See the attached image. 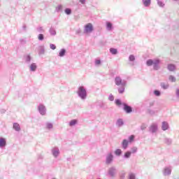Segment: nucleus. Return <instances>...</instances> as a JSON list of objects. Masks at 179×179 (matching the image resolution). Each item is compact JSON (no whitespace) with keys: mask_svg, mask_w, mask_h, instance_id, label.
<instances>
[{"mask_svg":"<svg viewBox=\"0 0 179 179\" xmlns=\"http://www.w3.org/2000/svg\"><path fill=\"white\" fill-rule=\"evenodd\" d=\"M154 94L157 97H159V96H162V92L158 90H154Z\"/></svg>","mask_w":179,"mask_h":179,"instance_id":"obj_35","label":"nucleus"},{"mask_svg":"<svg viewBox=\"0 0 179 179\" xmlns=\"http://www.w3.org/2000/svg\"><path fill=\"white\" fill-rule=\"evenodd\" d=\"M62 6L59 5L57 7H56V12H62Z\"/></svg>","mask_w":179,"mask_h":179,"instance_id":"obj_45","label":"nucleus"},{"mask_svg":"<svg viewBox=\"0 0 179 179\" xmlns=\"http://www.w3.org/2000/svg\"><path fill=\"white\" fill-rule=\"evenodd\" d=\"M20 44H22V45H24V44H26L27 41H26V39H20Z\"/></svg>","mask_w":179,"mask_h":179,"instance_id":"obj_50","label":"nucleus"},{"mask_svg":"<svg viewBox=\"0 0 179 179\" xmlns=\"http://www.w3.org/2000/svg\"><path fill=\"white\" fill-rule=\"evenodd\" d=\"M115 103L116 106H122L123 103L122 101H121V99H115Z\"/></svg>","mask_w":179,"mask_h":179,"instance_id":"obj_40","label":"nucleus"},{"mask_svg":"<svg viewBox=\"0 0 179 179\" xmlns=\"http://www.w3.org/2000/svg\"><path fill=\"white\" fill-rule=\"evenodd\" d=\"M122 106H123L124 111H125V113H127V114H131V113L132 112V106H129L128 104H127L125 103H123Z\"/></svg>","mask_w":179,"mask_h":179,"instance_id":"obj_10","label":"nucleus"},{"mask_svg":"<svg viewBox=\"0 0 179 179\" xmlns=\"http://www.w3.org/2000/svg\"><path fill=\"white\" fill-rule=\"evenodd\" d=\"M118 92L120 94H122V93L125 92V86H122L121 87L118 88Z\"/></svg>","mask_w":179,"mask_h":179,"instance_id":"obj_37","label":"nucleus"},{"mask_svg":"<svg viewBox=\"0 0 179 179\" xmlns=\"http://www.w3.org/2000/svg\"><path fill=\"white\" fill-rule=\"evenodd\" d=\"M51 153L52 156L57 159V157L59 156V153H61V152L59 151V148H58V147H55L51 150Z\"/></svg>","mask_w":179,"mask_h":179,"instance_id":"obj_11","label":"nucleus"},{"mask_svg":"<svg viewBox=\"0 0 179 179\" xmlns=\"http://www.w3.org/2000/svg\"><path fill=\"white\" fill-rule=\"evenodd\" d=\"M168 71L170 72H174V71H176V65L172 64H168Z\"/></svg>","mask_w":179,"mask_h":179,"instance_id":"obj_24","label":"nucleus"},{"mask_svg":"<svg viewBox=\"0 0 179 179\" xmlns=\"http://www.w3.org/2000/svg\"><path fill=\"white\" fill-rule=\"evenodd\" d=\"M13 128L14 130H15L17 132L20 131V124L17 122H14L13 124Z\"/></svg>","mask_w":179,"mask_h":179,"instance_id":"obj_21","label":"nucleus"},{"mask_svg":"<svg viewBox=\"0 0 179 179\" xmlns=\"http://www.w3.org/2000/svg\"><path fill=\"white\" fill-rule=\"evenodd\" d=\"M93 30H94V27H93V24L88 23V24L85 25V27H84L85 34L92 33V31H93Z\"/></svg>","mask_w":179,"mask_h":179,"instance_id":"obj_5","label":"nucleus"},{"mask_svg":"<svg viewBox=\"0 0 179 179\" xmlns=\"http://www.w3.org/2000/svg\"><path fill=\"white\" fill-rule=\"evenodd\" d=\"M129 145V141L127 139H124L122 142V148L124 150H127L128 149V146Z\"/></svg>","mask_w":179,"mask_h":179,"instance_id":"obj_14","label":"nucleus"},{"mask_svg":"<svg viewBox=\"0 0 179 179\" xmlns=\"http://www.w3.org/2000/svg\"><path fill=\"white\" fill-rule=\"evenodd\" d=\"M50 48L51 50H56L57 49V46L55 44H53V43H50Z\"/></svg>","mask_w":179,"mask_h":179,"instance_id":"obj_49","label":"nucleus"},{"mask_svg":"<svg viewBox=\"0 0 179 179\" xmlns=\"http://www.w3.org/2000/svg\"><path fill=\"white\" fill-rule=\"evenodd\" d=\"M77 94L81 100H86V99H87V91H86V88L83 86H80L78 87Z\"/></svg>","mask_w":179,"mask_h":179,"instance_id":"obj_3","label":"nucleus"},{"mask_svg":"<svg viewBox=\"0 0 179 179\" xmlns=\"http://www.w3.org/2000/svg\"><path fill=\"white\" fill-rule=\"evenodd\" d=\"M141 131H145V129H146V124H143L141 126Z\"/></svg>","mask_w":179,"mask_h":179,"instance_id":"obj_51","label":"nucleus"},{"mask_svg":"<svg viewBox=\"0 0 179 179\" xmlns=\"http://www.w3.org/2000/svg\"><path fill=\"white\" fill-rule=\"evenodd\" d=\"M176 94L177 99H179V88L176 89Z\"/></svg>","mask_w":179,"mask_h":179,"instance_id":"obj_52","label":"nucleus"},{"mask_svg":"<svg viewBox=\"0 0 179 179\" xmlns=\"http://www.w3.org/2000/svg\"><path fill=\"white\" fill-rule=\"evenodd\" d=\"M29 69L31 72H36L37 70V64L36 63H31L29 64Z\"/></svg>","mask_w":179,"mask_h":179,"instance_id":"obj_16","label":"nucleus"},{"mask_svg":"<svg viewBox=\"0 0 179 179\" xmlns=\"http://www.w3.org/2000/svg\"><path fill=\"white\" fill-rule=\"evenodd\" d=\"M169 128H170V126L169 125V122L166 121L162 122V131H167Z\"/></svg>","mask_w":179,"mask_h":179,"instance_id":"obj_15","label":"nucleus"},{"mask_svg":"<svg viewBox=\"0 0 179 179\" xmlns=\"http://www.w3.org/2000/svg\"><path fill=\"white\" fill-rule=\"evenodd\" d=\"M78 124V120H72L69 122V126L70 127H73Z\"/></svg>","mask_w":179,"mask_h":179,"instance_id":"obj_31","label":"nucleus"},{"mask_svg":"<svg viewBox=\"0 0 179 179\" xmlns=\"http://www.w3.org/2000/svg\"><path fill=\"white\" fill-rule=\"evenodd\" d=\"M158 129H159V126H157V124L153 123L149 127V132H150L151 134H155L157 132Z\"/></svg>","mask_w":179,"mask_h":179,"instance_id":"obj_9","label":"nucleus"},{"mask_svg":"<svg viewBox=\"0 0 179 179\" xmlns=\"http://www.w3.org/2000/svg\"><path fill=\"white\" fill-rule=\"evenodd\" d=\"M146 65H147V66H152V65L154 71H159V69H160V66H159L160 65V59H149L146 61Z\"/></svg>","mask_w":179,"mask_h":179,"instance_id":"obj_2","label":"nucleus"},{"mask_svg":"<svg viewBox=\"0 0 179 179\" xmlns=\"http://www.w3.org/2000/svg\"><path fill=\"white\" fill-rule=\"evenodd\" d=\"M64 13H66V15H71L72 14V10L69 8H66L64 10Z\"/></svg>","mask_w":179,"mask_h":179,"instance_id":"obj_36","label":"nucleus"},{"mask_svg":"<svg viewBox=\"0 0 179 179\" xmlns=\"http://www.w3.org/2000/svg\"><path fill=\"white\" fill-rule=\"evenodd\" d=\"M106 30H108V31H111V30L114 29V27H113V23L110 22H106Z\"/></svg>","mask_w":179,"mask_h":179,"instance_id":"obj_20","label":"nucleus"},{"mask_svg":"<svg viewBox=\"0 0 179 179\" xmlns=\"http://www.w3.org/2000/svg\"><path fill=\"white\" fill-rule=\"evenodd\" d=\"M108 100L110 101H114V95L113 94H110L108 96Z\"/></svg>","mask_w":179,"mask_h":179,"instance_id":"obj_48","label":"nucleus"},{"mask_svg":"<svg viewBox=\"0 0 179 179\" xmlns=\"http://www.w3.org/2000/svg\"><path fill=\"white\" fill-rule=\"evenodd\" d=\"M115 83L117 86H127V80H123L120 76L115 78Z\"/></svg>","mask_w":179,"mask_h":179,"instance_id":"obj_4","label":"nucleus"},{"mask_svg":"<svg viewBox=\"0 0 179 179\" xmlns=\"http://www.w3.org/2000/svg\"><path fill=\"white\" fill-rule=\"evenodd\" d=\"M142 2L145 8H149L152 4V0H142Z\"/></svg>","mask_w":179,"mask_h":179,"instance_id":"obj_19","label":"nucleus"},{"mask_svg":"<svg viewBox=\"0 0 179 179\" xmlns=\"http://www.w3.org/2000/svg\"><path fill=\"white\" fill-rule=\"evenodd\" d=\"M164 143H166V145H171V143H173V140H171V138H165Z\"/></svg>","mask_w":179,"mask_h":179,"instance_id":"obj_29","label":"nucleus"},{"mask_svg":"<svg viewBox=\"0 0 179 179\" xmlns=\"http://www.w3.org/2000/svg\"><path fill=\"white\" fill-rule=\"evenodd\" d=\"M6 147V138L0 137V149H3Z\"/></svg>","mask_w":179,"mask_h":179,"instance_id":"obj_13","label":"nucleus"},{"mask_svg":"<svg viewBox=\"0 0 179 179\" xmlns=\"http://www.w3.org/2000/svg\"><path fill=\"white\" fill-rule=\"evenodd\" d=\"M115 174H117V168L115 166H112L108 170V176L109 177H115Z\"/></svg>","mask_w":179,"mask_h":179,"instance_id":"obj_8","label":"nucleus"},{"mask_svg":"<svg viewBox=\"0 0 179 179\" xmlns=\"http://www.w3.org/2000/svg\"><path fill=\"white\" fill-rule=\"evenodd\" d=\"M45 54V48L43 45L38 47V55H44Z\"/></svg>","mask_w":179,"mask_h":179,"instance_id":"obj_17","label":"nucleus"},{"mask_svg":"<svg viewBox=\"0 0 179 179\" xmlns=\"http://www.w3.org/2000/svg\"><path fill=\"white\" fill-rule=\"evenodd\" d=\"M24 59L27 65H30V64L31 63V55H24Z\"/></svg>","mask_w":179,"mask_h":179,"instance_id":"obj_12","label":"nucleus"},{"mask_svg":"<svg viewBox=\"0 0 179 179\" xmlns=\"http://www.w3.org/2000/svg\"><path fill=\"white\" fill-rule=\"evenodd\" d=\"M109 50L112 55H117L118 54V50L117 48H110Z\"/></svg>","mask_w":179,"mask_h":179,"instance_id":"obj_25","label":"nucleus"},{"mask_svg":"<svg viewBox=\"0 0 179 179\" xmlns=\"http://www.w3.org/2000/svg\"><path fill=\"white\" fill-rule=\"evenodd\" d=\"M38 110L41 115H45V114H47V108H45V106L42 103H40L38 106Z\"/></svg>","mask_w":179,"mask_h":179,"instance_id":"obj_6","label":"nucleus"},{"mask_svg":"<svg viewBox=\"0 0 179 179\" xmlns=\"http://www.w3.org/2000/svg\"><path fill=\"white\" fill-rule=\"evenodd\" d=\"M147 114L149 115H156L160 111V108L159 107H155V101H151L149 102L148 106H147Z\"/></svg>","mask_w":179,"mask_h":179,"instance_id":"obj_1","label":"nucleus"},{"mask_svg":"<svg viewBox=\"0 0 179 179\" xmlns=\"http://www.w3.org/2000/svg\"><path fill=\"white\" fill-rule=\"evenodd\" d=\"M173 1H178V0H173Z\"/></svg>","mask_w":179,"mask_h":179,"instance_id":"obj_58","label":"nucleus"},{"mask_svg":"<svg viewBox=\"0 0 179 179\" xmlns=\"http://www.w3.org/2000/svg\"><path fill=\"white\" fill-rule=\"evenodd\" d=\"M36 31H38V33H44L45 30H44L43 27H36Z\"/></svg>","mask_w":179,"mask_h":179,"instance_id":"obj_34","label":"nucleus"},{"mask_svg":"<svg viewBox=\"0 0 179 179\" xmlns=\"http://www.w3.org/2000/svg\"><path fill=\"white\" fill-rule=\"evenodd\" d=\"M115 156H117L118 157H120V156H121V155H122V150L120 148H117L115 150Z\"/></svg>","mask_w":179,"mask_h":179,"instance_id":"obj_28","label":"nucleus"},{"mask_svg":"<svg viewBox=\"0 0 179 179\" xmlns=\"http://www.w3.org/2000/svg\"><path fill=\"white\" fill-rule=\"evenodd\" d=\"M23 29H24V30H26V25L23 26Z\"/></svg>","mask_w":179,"mask_h":179,"instance_id":"obj_56","label":"nucleus"},{"mask_svg":"<svg viewBox=\"0 0 179 179\" xmlns=\"http://www.w3.org/2000/svg\"><path fill=\"white\" fill-rule=\"evenodd\" d=\"M157 5L159 6L160 8H164V3L162 1H158Z\"/></svg>","mask_w":179,"mask_h":179,"instance_id":"obj_44","label":"nucleus"},{"mask_svg":"<svg viewBox=\"0 0 179 179\" xmlns=\"http://www.w3.org/2000/svg\"><path fill=\"white\" fill-rule=\"evenodd\" d=\"M53 127L54 126H53L52 123H51V122H47L46 123L47 129H52Z\"/></svg>","mask_w":179,"mask_h":179,"instance_id":"obj_38","label":"nucleus"},{"mask_svg":"<svg viewBox=\"0 0 179 179\" xmlns=\"http://www.w3.org/2000/svg\"><path fill=\"white\" fill-rule=\"evenodd\" d=\"M113 160H114V155H113V152L108 153L106 155V164H111Z\"/></svg>","mask_w":179,"mask_h":179,"instance_id":"obj_7","label":"nucleus"},{"mask_svg":"<svg viewBox=\"0 0 179 179\" xmlns=\"http://www.w3.org/2000/svg\"><path fill=\"white\" fill-rule=\"evenodd\" d=\"M125 176H126L125 172H122L120 174V179H125Z\"/></svg>","mask_w":179,"mask_h":179,"instance_id":"obj_47","label":"nucleus"},{"mask_svg":"<svg viewBox=\"0 0 179 179\" xmlns=\"http://www.w3.org/2000/svg\"><path fill=\"white\" fill-rule=\"evenodd\" d=\"M38 39L39 40V41H43L44 40V34H39L38 35Z\"/></svg>","mask_w":179,"mask_h":179,"instance_id":"obj_41","label":"nucleus"},{"mask_svg":"<svg viewBox=\"0 0 179 179\" xmlns=\"http://www.w3.org/2000/svg\"><path fill=\"white\" fill-rule=\"evenodd\" d=\"M94 64L95 66H99V65H101V60L99 59H95Z\"/></svg>","mask_w":179,"mask_h":179,"instance_id":"obj_33","label":"nucleus"},{"mask_svg":"<svg viewBox=\"0 0 179 179\" xmlns=\"http://www.w3.org/2000/svg\"><path fill=\"white\" fill-rule=\"evenodd\" d=\"M49 33L50 36H57V30H55V28L52 27L50 28Z\"/></svg>","mask_w":179,"mask_h":179,"instance_id":"obj_23","label":"nucleus"},{"mask_svg":"<svg viewBox=\"0 0 179 179\" xmlns=\"http://www.w3.org/2000/svg\"><path fill=\"white\" fill-rule=\"evenodd\" d=\"M132 154H131V152L129 150H127V152H124L123 155V159H129L131 157Z\"/></svg>","mask_w":179,"mask_h":179,"instance_id":"obj_27","label":"nucleus"},{"mask_svg":"<svg viewBox=\"0 0 179 179\" xmlns=\"http://www.w3.org/2000/svg\"><path fill=\"white\" fill-rule=\"evenodd\" d=\"M131 155H134V153H136L138 152V148L137 147H132L131 148V150H129Z\"/></svg>","mask_w":179,"mask_h":179,"instance_id":"obj_30","label":"nucleus"},{"mask_svg":"<svg viewBox=\"0 0 179 179\" xmlns=\"http://www.w3.org/2000/svg\"><path fill=\"white\" fill-rule=\"evenodd\" d=\"M6 111V110H5V109H1V114H5Z\"/></svg>","mask_w":179,"mask_h":179,"instance_id":"obj_54","label":"nucleus"},{"mask_svg":"<svg viewBox=\"0 0 179 179\" xmlns=\"http://www.w3.org/2000/svg\"><path fill=\"white\" fill-rule=\"evenodd\" d=\"M79 1L80 3H82V5H85V3H86V0H79Z\"/></svg>","mask_w":179,"mask_h":179,"instance_id":"obj_53","label":"nucleus"},{"mask_svg":"<svg viewBox=\"0 0 179 179\" xmlns=\"http://www.w3.org/2000/svg\"><path fill=\"white\" fill-rule=\"evenodd\" d=\"M161 87L166 90V89H169V85H166L164 83H162Z\"/></svg>","mask_w":179,"mask_h":179,"instance_id":"obj_43","label":"nucleus"},{"mask_svg":"<svg viewBox=\"0 0 179 179\" xmlns=\"http://www.w3.org/2000/svg\"><path fill=\"white\" fill-rule=\"evenodd\" d=\"M65 55H66V49L62 48L59 52L58 57H64Z\"/></svg>","mask_w":179,"mask_h":179,"instance_id":"obj_18","label":"nucleus"},{"mask_svg":"<svg viewBox=\"0 0 179 179\" xmlns=\"http://www.w3.org/2000/svg\"><path fill=\"white\" fill-rule=\"evenodd\" d=\"M134 141H135V136L134 135H131L130 136H129L128 141L129 142V143H132V142H134Z\"/></svg>","mask_w":179,"mask_h":179,"instance_id":"obj_39","label":"nucleus"},{"mask_svg":"<svg viewBox=\"0 0 179 179\" xmlns=\"http://www.w3.org/2000/svg\"><path fill=\"white\" fill-rule=\"evenodd\" d=\"M129 61L130 62H134V61H135V55H130L129 57Z\"/></svg>","mask_w":179,"mask_h":179,"instance_id":"obj_42","label":"nucleus"},{"mask_svg":"<svg viewBox=\"0 0 179 179\" xmlns=\"http://www.w3.org/2000/svg\"><path fill=\"white\" fill-rule=\"evenodd\" d=\"M171 174V168L166 167L164 171V176H170Z\"/></svg>","mask_w":179,"mask_h":179,"instance_id":"obj_22","label":"nucleus"},{"mask_svg":"<svg viewBox=\"0 0 179 179\" xmlns=\"http://www.w3.org/2000/svg\"><path fill=\"white\" fill-rule=\"evenodd\" d=\"M169 80L171 82H176V77H174L173 76H169Z\"/></svg>","mask_w":179,"mask_h":179,"instance_id":"obj_46","label":"nucleus"},{"mask_svg":"<svg viewBox=\"0 0 179 179\" xmlns=\"http://www.w3.org/2000/svg\"><path fill=\"white\" fill-rule=\"evenodd\" d=\"M128 179H136V175L132 172L129 173Z\"/></svg>","mask_w":179,"mask_h":179,"instance_id":"obj_32","label":"nucleus"},{"mask_svg":"<svg viewBox=\"0 0 179 179\" xmlns=\"http://www.w3.org/2000/svg\"><path fill=\"white\" fill-rule=\"evenodd\" d=\"M159 1H161V0H157V2H159Z\"/></svg>","mask_w":179,"mask_h":179,"instance_id":"obj_57","label":"nucleus"},{"mask_svg":"<svg viewBox=\"0 0 179 179\" xmlns=\"http://www.w3.org/2000/svg\"><path fill=\"white\" fill-rule=\"evenodd\" d=\"M103 106H104V103L101 102V103L100 105L101 108H103Z\"/></svg>","mask_w":179,"mask_h":179,"instance_id":"obj_55","label":"nucleus"},{"mask_svg":"<svg viewBox=\"0 0 179 179\" xmlns=\"http://www.w3.org/2000/svg\"><path fill=\"white\" fill-rule=\"evenodd\" d=\"M122 125H124V120H122V119H118L116 122V126L120 128L122 127Z\"/></svg>","mask_w":179,"mask_h":179,"instance_id":"obj_26","label":"nucleus"}]
</instances>
